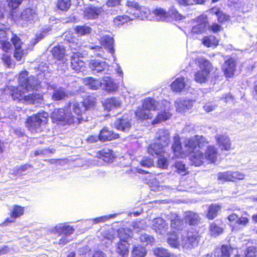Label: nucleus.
I'll use <instances>...</instances> for the list:
<instances>
[{"label":"nucleus","instance_id":"1","mask_svg":"<svg viewBox=\"0 0 257 257\" xmlns=\"http://www.w3.org/2000/svg\"><path fill=\"white\" fill-rule=\"evenodd\" d=\"M172 148L176 157L183 158L189 153V159L192 165L199 166L206 162L204 154L199 150L208 144V142L205 138L196 135L186 139L184 147L181 144L178 136H175Z\"/></svg>","mask_w":257,"mask_h":257},{"label":"nucleus","instance_id":"2","mask_svg":"<svg viewBox=\"0 0 257 257\" xmlns=\"http://www.w3.org/2000/svg\"><path fill=\"white\" fill-rule=\"evenodd\" d=\"M200 236L198 232L189 231L183 234L179 232L169 235L167 242L172 247L189 250L196 246L198 243Z\"/></svg>","mask_w":257,"mask_h":257},{"label":"nucleus","instance_id":"3","mask_svg":"<svg viewBox=\"0 0 257 257\" xmlns=\"http://www.w3.org/2000/svg\"><path fill=\"white\" fill-rule=\"evenodd\" d=\"M36 73L38 78L31 76L28 77V71L25 70L22 71L19 77V83L23 89L26 91H31V90H37L40 87V81L39 79L43 78L50 76V71H48V67L46 64H41L36 69Z\"/></svg>","mask_w":257,"mask_h":257},{"label":"nucleus","instance_id":"4","mask_svg":"<svg viewBox=\"0 0 257 257\" xmlns=\"http://www.w3.org/2000/svg\"><path fill=\"white\" fill-rule=\"evenodd\" d=\"M143 106L149 112L158 111L157 117L152 122L153 124L166 120L171 116L172 114L169 111L170 103L166 100H162L159 102L152 98L148 97L144 100Z\"/></svg>","mask_w":257,"mask_h":257},{"label":"nucleus","instance_id":"5","mask_svg":"<svg viewBox=\"0 0 257 257\" xmlns=\"http://www.w3.org/2000/svg\"><path fill=\"white\" fill-rule=\"evenodd\" d=\"M21 87L8 86L5 88V92L9 93L14 100L23 103L35 104L39 103L42 100V95L41 94L33 92L26 94L29 91L25 89V91H22Z\"/></svg>","mask_w":257,"mask_h":257},{"label":"nucleus","instance_id":"6","mask_svg":"<svg viewBox=\"0 0 257 257\" xmlns=\"http://www.w3.org/2000/svg\"><path fill=\"white\" fill-rule=\"evenodd\" d=\"M194 64L199 68L194 74V80L199 83L206 82L209 78L212 69V65L209 60L203 57L193 58L189 62V65L192 66Z\"/></svg>","mask_w":257,"mask_h":257},{"label":"nucleus","instance_id":"7","mask_svg":"<svg viewBox=\"0 0 257 257\" xmlns=\"http://www.w3.org/2000/svg\"><path fill=\"white\" fill-rule=\"evenodd\" d=\"M156 142L148 148V152L152 156L161 155L166 152V148L170 142V133L167 130L161 129L155 136Z\"/></svg>","mask_w":257,"mask_h":257},{"label":"nucleus","instance_id":"8","mask_svg":"<svg viewBox=\"0 0 257 257\" xmlns=\"http://www.w3.org/2000/svg\"><path fill=\"white\" fill-rule=\"evenodd\" d=\"M51 118L54 121L62 124H78L80 117H75L71 112L70 106L63 108L55 109L51 113Z\"/></svg>","mask_w":257,"mask_h":257},{"label":"nucleus","instance_id":"9","mask_svg":"<svg viewBox=\"0 0 257 257\" xmlns=\"http://www.w3.org/2000/svg\"><path fill=\"white\" fill-rule=\"evenodd\" d=\"M48 114L46 112H39L27 118L26 125L32 133L43 131L48 120Z\"/></svg>","mask_w":257,"mask_h":257},{"label":"nucleus","instance_id":"10","mask_svg":"<svg viewBox=\"0 0 257 257\" xmlns=\"http://www.w3.org/2000/svg\"><path fill=\"white\" fill-rule=\"evenodd\" d=\"M127 7L126 13L130 16V20L139 18L142 20H151V12L149 9L145 7H141L137 2L128 0L126 3Z\"/></svg>","mask_w":257,"mask_h":257},{"label":"nucleus","instance_id":"11","mask_svg":"<svg viewBox=\"0 0 257 257\" xmlns=\"http://www.w3.org/2000/svg\"><path fill=\"white\" fill-rule=\"evenodd\" d=\"M51 231L52 233H58L59 235L61 236L59 244L64 245L71 240L70 236L73 233L74 229L72 226L60 223L52 228Z\"/></svg>","mask_w":257,"mask_h":257},{"label":"nucleus","instance_id":"12","mask_svg":"<svg viewBox=\"0 0 257 257\" xmlns=\"http://www.w3.org/2000/svg\"><path fill=\"white\" fill-rule=\"evenodd\" d=\"M38 19L37 11L36 8H26L24 9L20 16L19 23L23 26L32 24Z\"/></svg>","mask_w":257,"mask_h":257},{"label":"nucleus","instance_id":"13","mask_svg":"<svg viewBox=\"0 0 257 257\" xmlns=\"http://www.w3.org/2000/svg\"><path fill=\"white\" fill-rule=\"evenodd\" d=\"M65 50L64 47L59 45L54 47L52 50L53 56L59 61L62 62V66H60V63L58 64V71H60L59 74L63 73L67 68V65L66 63L67 59L65 58Z\"/></svg>","mask_w":257,"mask_h":257},{"label":"nucleus","instance_id":"14","mask_svg":"<svg viewBox=\"0 0 257 257\" xmlns=\"http://www.w3.org/2000/svg\"><path fill=\"white\" fill-rule=\"evenodd\" d=\"M196 23L191 29V33L193 34H200L204 33L208 27V21L207 16L203 14L198 16L195 20Z\"/></svg>","mask_w":257,"mask_h":257},{"label":"nucleus","instance_id":"15","mask_svg":"<svg viewBox=\"0 0 257 257\" xmlns=\"http://www.w3.org/2000/svg\"><path fill=\"white\" fill-rule=\"evenodd\" d=\"M150 224L152 228L157 233L165 234L168 232L169 229L168 224L162 217H157L151 220Z\"/></svg>","mask_w":257,"mask_h":257},{"label":"nucleus","instance_id":"16","mask_svg":"<svg viewBox=\"0 0 257 257\" xmlns=\"http://www.w3.org/2000/svg\"><path fill=\"white\" fill-rule=\"evenodd\" d=\"M89 67L94 73H107L109 70V65L104 61L99 59L91 60L89 62Z\"/></svg>","mask_w":257,"mask_h":257},{"label":"nucleus","instance_id":"17","mask_svg":"<svg viewBox=\"0 0 257 257\" xmlns=\"http://www.w3.org/2000/svg\"><path fill=\"white\" fill-rule=\"evenodd\" d=\"M194 101L187 97L178 98L175 102L177 111L184 113L191 109L193 105Z\"/></svg>","mask_w":257,"mask_h":257},{"label":"nucleus","instance_id":"18","mask_svg":"<svg viewBox=\"0 0 257 257\" xmlns=\"http://www.w3.org/2000/svg\"><path fill=\"white\" fill-rule=\"evenodd\" d=\"M11 41L15 48L14 57L17 61H21L24 55V44L21 39L16 35L12 34Z\"/></svg>","mask_w":257,"mask_h":257},{"label":"nucleus","instance_id":"19","mask_svg":"<svg viewBox=\"0 0 257 257\" xmlns=\"http://www.w3.org/2000/svg\"><path fill=\"white\" fill-rule=\"evenodd\" d=\"M218 147L222 151H229L231 143L229 137L225 134H217L215 137Z\"/></svg>","mask_w":257,"mask_h":257},{"label":"nucleus","instance_id":"20","mask_svg":"<svg viewBox=\"0 0 257 257\" xmlns=\"http://www.w3.org/2000/svg\"><path fill=\"white\" fill-rule=\"evenodd\" d=\"M171 89L176 92L185 91L189 87L186 83L185 78L183 77H180L176 78L171 85Z\"/></svg>","mask_w":257,"mask_h":257},{"label":"nucleus","instance_id":"21","mask_svg":"<svg viewBox=\"0 0 257 257\" xmlns=\"http://www.w3.org/2000/svg\"><path fill=\"white\" fill-rule=\"evenodd\" d=\"M100 42L102 46H103L105 49L108 50V52L111 54L113 58L114 61H115L116 57L114 54V49L113 48L114 41L113 39L108 35L103 36L100 40Z\"/></svg>","mask_w":257,"mask_h":257},{"label":"nucleus","instance_id":"22","mask_svg":"<svg viewBox=\"0 0 257 257\" xmlns=\"http://www.w3.org/2000/svg\"><path fill=\"white\" fill-rule=\"evenodd\" d=\"M80 54L74 53L71 56V67L75 72L83 71L85 69V63L80 59Z\"/></svg>","mask_w":257,"mask_h":257},{"label":"nucleus","instance_id":"23","mask_svg":"<svg viewBox=\"0 0 257 257\" xmlns=\"http://www.w3.org/2000/svg\"><path fill=\"white\" fill-rule=\"evenodd\" d=\"M114 127L118 130L123 132L128 131L131 127L130 119L126 116L118 117L114 123Z\"/></svg>","mask_w":257,"mask_h":257},{"label":"nucleus","instance_id":"24","mask_svg":"<svg viewBox=\"0 0 257 257\" xmlns=\"http://www.w3.org/2000/svg\"><path fill=\"white\" fill-rule=\"evenodd\" d=\"M218 152L214 146H209L207 147L204 155L205 162L207 163H214L216 160Z\"/></svg>","mask_w":257,"mask_h":257},{"label":"nucleus","instance_id":"25","mask_svg":"<svg viewBox=\"0 0 257 257\" xmlns=\"http://www.w3.org/2000/svg\"><path fill=\"white\" fill-rule=\"evenodd\" d=\"M8 32L0 29V47L5 52H8L12 48V44L8 42Z\"/></svg>","mask_w":257,"mask_h":257},{"label":"nucleus","instance_id":"26","mask_svg":"<svg viewBox=\"0 0 257 257\" xmlns=\"http://www.w3.org/2000/svg\"><path fill=\"white\" fill-rule=\"evenodd\" d=\"M235 68V61L232 59H229L226 61L222 66V69L224 74L228 77H231L233 75Z\"/></svg>","mask_w":257,"mask_h":257},{"label":"nucleus","instance_id":"27","mask_svg":"<svg viewBox=\"0 0 257 257\" xmlns=\"http://www.w3.org/2000/svg\"><path fill=\"white\" fill-rule=\"evenodd\" d=\"M96 156L107 163L112 162L114 158L113 151L109 149H104L98 151L97 152Z\"/></svg>","mask_w":257,"mask_h":257},{"label":"nucleus","instance_id":"28","mask_svg":"<svg viewBox=\"0 0 257 257\" xmlns=\"http://www.w3.org/2000/svg\"><path fill=\"white\" fill-rule=\"evenodd\" d=\"M101 86L108 92L114 91L117 88L116 84L109 76H105L102 78Z\"/></svg>","mask_w":257,"mask_h":257},{"label":"nucleus","instance_id":"29","mask_svg":"<svg viewBox=\"0 0 257 257\" xmlns=\"http://www.w3.org/2000/svg\"><path fill=\"white\" fill-rule=\"evenodd\" d=\"M24 209L23 207L20 206H15L12 209L11 217L7 219L4 224L7 225L8 223L14 222L16 218L20 217L24 214Z\"/></svg>","mask_w":257,"mask_h":257},{"label":"nucleus","instance_id":"30","mask_svg":"<svg viewBox=\"0 0 257 257\" xmlns=\"http://www.w3.org/2000/svg\"><path fill=\"white\" fill-rule=\"evenodd\" d=\"M184 217L185 222L190 225L197 224L200 219L197 213L190 211L185 212Z\"/></svg>","mask_w":257,"mask_h":257},{"label":"nucleus","instance_id":"31","mask_svg":"<svg viewBox=\"0 0 257 257\" xmlns=\"http://www.w3.org/2000/svg\"><path fill=\"white\" fill-rule=\"evenodd\" d=\"M119 138V135L113 133L112 131L107 130L106 128L102 129L99 134V139L100 141L105 142L111 141Z\"/></svg>","mask_w":257,"mask_h":257},{"label":"nucleus","instance_id":"32","mask_svg":"<svg viewBox=\"0 0 257 257\" xmlns=\"http://www.w3.org/2000/svg\"><path fill=\"white\" fill-rule=\"evenodd\" d=\"M70 108L72 107L73 112L77 115V116H74L75 117H80L81 119L80 120V122L81 123L83 120H86L83 117H82V114L85 111L83 105L82 104V102H74L72 104H71L70 106Z\"/></svg>","mask_w":257,"mask_h":257},{"label":"nucleus","instance_id":"33","mask_svg":"<svg viewBox=\"0 0 257 257\" xmlns=\"http://www.w3.org/2000/svg\"><path fill=\"white\" fill-rule=\"evenodd\" d=\"M130 244L127 242H119L116 247L117 253L121 257H127Z\"/></svg>","mask_w":257,"mask_h":257},{"label":"nucleus","instance_id":"34","mask_svg":"<svg viewBox=\"0 0 257 257\" xmlns=\"http://www.w3.org/2000/svg\"><path fill=\"white\" fill-rule=\"evenodd\" d=\"M120 106V101L115 98H110L105 100L103 103L104 109L108 111L111 110L115 108L119 107Z\"/></svg>","mask_w":257,"mask_h":257},{"label":"nucleus","instance_id":"35","mask_svg":"<svg viewBox=\"0 0 257 257\" xmlns=\"http://www.w3.org/2000/svg\"><path fill=\"white\" fill-rule=\"evenodd\" d=\"M232 248L227 245H223L222 246L216 249L215 253V257H230Z\"/></svg>","mask_w":257,"mask_h":257},{"label":"nucleus","instance_id":"36","mask_svg":"<svg viewBox=\"0 0 257 257\" xmlns=\"http://www.w3.org/2000/svg\"><path fill=\"white\" fill-rule=\"evenodd\" d=\"M101 11L99 9L88 7L84 11V17L86 19H94L98 17Z\"/></svg>","mask_w":257,"mask_h":257},{"label":"nucleus","instance_id":"37","mask_svg":"<svg viewBox=\"0 0 257 257\" xmlns=\"http://www.w3.org/2000/svg\"><path fill=\"white\" fill-rule=\"evenodd\" d=\"M152 14L153 16L151 18H153L157 21H164L168 17V13L163 9L161 8H157L154 11H152ZM151 16V15H150ZM152 18H151V19Z\"/></svg>","mask_w":257,"mask_h":257},{"label":"nucleus","instance_id":"38","mask_svg":"<svg viewBox=\"0 0 257 257\" xmlns=\"http://www.w3.org/2000/svg\"><path fill=\"white\" fill-rule=\"evenodd\" d=\"M84 83L90 89L96 90L101 86V82L92 77H87L83 80Z\"/></svg>","mask_w":257,"mask_h":257},{"label":"nucleus","instance_id":"39","mask_svg":"<svg viewBox=\"0 0 257 257\" xmlns=\"http://www.w3.org/2000/svg\"><path fill=\"white\" fill-rule=\"evenodd\" d=\"M221 206L219 204H212L208 207V211L206 217L209 219L212 220L215 218L217 213L221 209Z\"/></svg>","mask_w":257,"mask_h":257},{"label":"nucleus","instance_id":"40","mask_svg":"<svg viewBox=\"0 0 257 257\" xmlns=\"http://www.w3.org/2000/svg\"><path fill=\"white\" fill-rule=\"evenodd\" d=\"M153 113L147 111V109L143 107H139L136 111V115L138 119H147L152 117Z\"/></svg>","mask_w":257,"mask_h":257},{"label":"nucleus","instance_id":"41","mask_svg":"<svg viewBox=\"0 0 257 257\" xmlns=\"http://www.w3.org/2000/svg\"><path fill=\"white\" fill-rule=\"evenodd\" d=\"M203 45L207 47L216 46L218 45V41L213 35L205 36L202 40Z\"/></svg>","mask_w":257,"mask_h":257},{"label":"nucleus","instance_id":"42","mask_svg":"<svg viewBox=\"0 0 257 257\" xmlns=\"http://www.w3.org/2000/svg\"><path fill=\"white\" fill-rule=\"evenodd\" d=\"M132 230L128 228H122L118 230V236L120 242H127V239L131 236Z\"/></svg>","mask_w":257,"mask_h":257},{"label":"nucleus","instance_id":"43","mask_svg":"<svg viewBox=\"0 0 257 257\" xmlns=\"http://www.w3.org/2000/svg\"><path fill=\"white\" fill-rule=\"evenodd\" d=\"M171 222V226L172 228L180 230L183 227V221L176 214H172Z\"/></svg>","mask_w":257,"mask_h":257},{"label":"nucleus","instance_id":"44","mask_svg":"<svg viewBox=\"0 0 257 257\" xmlns=\"http://www.w3.org/2000/svg\"><path fill=\"white\" fill-rule=\"evenodd\" d=\"M146 253V248L138 245L134 247L132 253L133 257H145Z\"/></svg>","mask_w":257,"mask_h":257},{"label":"nucleus","instance_id":"45","mask_svg":"<svg viewBox=\"0 0 257 257\" xmlns=\"http://www.w3.org/2000/svg\"><path fill=\"white\" fill-rule=\"evenodd\" d=\"M67 94L62 88H59L54 90L53 95H52V99L53 100H60L64 99Z\"/></svg>","mask_w":257,"mask_h":257},{"label":"nucleus","instance_id":"46","mask_svg":"<svg viewBox=\"0 0 257 257\" xmlns=\"http://www.w3.org/2000/svg\"><path fill=\"white\" fill-rule=\"evenodd\" d=\"M154 252L157 257H176L174 254L170 253L167 249L162 247L155 249Z\"/></svg>","mask_w":257,"mask_h":257},{"label":"nucleus","instance_id":"47","mask_svg":"<svg viewBox=\"0 0 257 257\" xmlns=\"http://www.w3.org/2000/svg\"><path fill=\"white\" fill-rule=\"evenodd\" d=\"M82 103L85 110L90 109L95 105V98L91 96H88L84 99Z\"/></svg>","mask_w":257,"mask_h":257},{"label":"nucleus","instance_id":"48","mask_svg":"<svg viewBox=\"0 0 257 257\" xmlns=\"http://www.w3.org/2000/svg\"><path fill=\"white\" fill-rule=\"evenodd\" d=\"M165 153V152L162 153L161 155H154L153 156H160V158L158 161L157 165L158 167L162 169H166L167 168L168 166V161L167 160V158L166 157L164 156V154Z\"/></svg>","mask_w":257,"mask_h":257},{"label":"nucleus","instance_id":"49","mask_svg":"<svg viewBox=\"0 0 257 257\" xmlns=\"http://www.w3.org/2000/svg\"><path fill=\"white\" fill-rule=\"evenodd\" d=\"M130 21V17L128 15L119 16L114 19L113 23L115 25L120 26Z\"/></svg>","mask_w":257,"mask_h":257},{"label":"nucleus","instance_id":"50","mask_svg":"<svg viewBox=\"0 0 257 257\" xmlns=\"http://www.w3.org/2000/svg\"><path fill=\"white\" fill-rule=\"evenodd\" d=\"M140 238L143 244L146 245L149 244L152 245L155 241V239L152 236L147 234H142Z\"/></svg>","mask_w":257,"mask_h":257},{"label":"nucleus","instance_id":"51","mask_svg":"<svg viewBox=\"0 0 257 257\" xmlns=\"http://www.w3.org/2000/svg\"><path fill=\"white\" fill-rule=\"evenodd\" d=\"M71 6L70 0H59L57 2V8L60 10L66 11Z\"/></svg>","mask_w":257,"mask_h":257},{"label":"nucleus","instance_id":"52","mask_svg":"<svg viewBox=\"0 0 257 257\" xmlns=\"http://www.w3.org/2000/svg\"><path fill=\"white\" fill-rule=\"evenodd\" d=\"M218 179L221 181H232L231 171L219 173Z\"/></svg>","mask_w":257,"mask_h":257},{"label":"nucleus","instance_id":"53","mask_svg":"<svg viewBox=\"0 0 257 257\" xmlns=\"http://www.w3.org/2000/svg\"><path fill=\"white\" fill-rule=\"evenodd\" d=\"M210 232L212 236H217L223 232L222 228L217 226L216 223L212 222L210 225Z\"/></svg>","mask_w":257,"mask_h":257},{"label":"nucleus","instance_id":"54","mask_svg":"<svg viewBox=\"0 0 257 257\" xmlns=\"http://www.w3.org/2000/svg\"><path fill=\"white\" fill-rule=\"evenodd\" d=\"M75 30L78 34L84 35L89 34L91 29L90 27L87 26H79L75 28Z\"/></svg>","mask_w":257,"mask_h":257},{"label":"nucleus","instance_id":"55","mask_svg":"<svg viewBox=\"0 0 257 257\" xmlns=\"http://www.w3.org/2000/svg\"><path fill=\"white\" fill-rule=\"evenodd\" d=\"M175 167L179 174L184 175L187 173V171L185 165L182 162H176L175 164Z\"/></svg>","mask_w":257,"mask_h":257},{"label":"nucleus","instance_id":"56","mask_svg":"<svg viewBox=\"0 0 257 257\" xmlns=\"http://www.w3.org/2000/svg\"><path fill=\"white\" fill-rule=\"evenodd\" d=\"M169 14L171 17L176 20H181L184 18V17L179 14L176 9H175L173 6L170 8Z\"/></svg>","mask_w":257,"mask_h":257},{"label":"nucleus","instance_id":"57","mask_svg":"<svg viewBox=\"0 0 257 257\" xmlns=\"http://www.w3.org/2000/svg\"><path fill=\"white\" fill-rule=\"evenodd\" d=\"M116 216V214H111L109 215H104L102 216H100L99 217L95 218L94 219H91V220L92 221L93 224H96L100 222H104L110 218H114Z\"/></svg>","mask_w":257,"mask_h":257},{"label":"nucleus","instance_id":"58","mask_svg":"<svg viewBox=\"0 0 257 257\" xmlns=\"http://www.w3.org/2000/svg\"><path fill=\"white\" fill-rule=\"evenodd\" d=\"M147 226L146 222L144 220L136 221L133 223L134 231L138 232L140 229H144Z\"/></svg>","mask_w":257,"mask_h":257},{"label":"nucleus","instance_id":"59","mask_svg":"<svg viewBox=\"0 0 257 257\" xmlns=\"http://www.w3.org/2000/svg\"><path fill=\"white\" fill-rule=\"evenodd\" d=\"M8 6L13 9L18 8L22 4L23 0H7Z\"/></svg>","mask_w":257,"mask_h":257},{"label":"nucleus","instance_id":"60","mask_svg":"<svg viewBox=\"0 0 257 257\" xmlns=\"http://www.w3.org/2000/svg\"><path fill=\"white\" fill-rule=\"evenodd\" d=\"M140 164L142 167L150 168L154 165V162L152 159L145 158L140 162Z\"/></svg>","mask_w":257,"mask_h":257},{"label":"nucleus","instance_id":"61","mask_svg":"<svg viewBox=\"0 0 257 257\" xmlns=\"http://www.w3.org/2000/svg\"><path fill=\"white\" fill-rule=\"evenodd\" d=\"M256 250L254 246H249L247 248L245 252L246 257H256Z\"/></svg>","mask_w":257,"mask_h":257},{"label":"nucleus","instance_id":"62","mask_svg":"<svg viewBox=\"0 0 257 257\" xmlns=\"http://www.w3.org/2000/svg\"><path fill=\"white\" fill-rule=\"evenodd\" d=\"M248 222L249 219L247 217L241 216L239 217H238L236 223L241 227H244L248 223Z\"/></svg>","mask_w":257,"mask_h":257},{"label":"nucleus","instance_id":"63","mask_svg":"<svg viewBox=\"0 0 257 257\" xmlns=\"http://www.w3.org/2000/svg\"><path fill=\"white\" fill-rule=\"evenodd\" d=\"M2 60L8 67H12L14 66V64L10 55L8 54H4L3 56Z\"/></svg>","mask_w":257,"mask_h":257},{"label":"nucleus","instance_id":"64","mask_svg":"<svg viewBox=\"0 0 257 257\" xmlns=\"http://www.w3.org/2000/svg\"><path fill=\"white\" fill-rule=\"evenodd\" d=\"M91 49L92 50L93 53L95 55L101 57H103V49L102 47L99 46H95L94 47H92Z\"/></svg>","mask_w":257,"mask_h":257}]
</instances>
